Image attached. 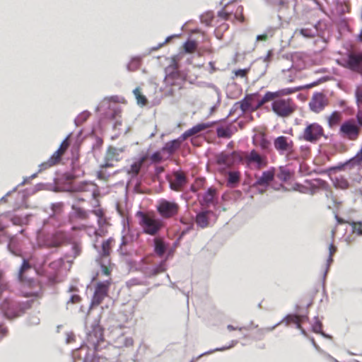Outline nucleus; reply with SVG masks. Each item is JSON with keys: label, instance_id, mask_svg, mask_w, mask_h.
Listing matches in <instances>:
<instances>
[{"label": "nucleus", "instance_id": "cd10ccee", "mask_svg": "<svg viewBox=\"0 0 362 362\" xmlns=\"http://www.w3.org/2000/svg\"><path fill=\"white\" fill-rule=\"evenodd\" d=\"M92 335L95 338L96 342L94 343L95 346L98 345L100 342L103 341L105 340L104 336H103V329L98 325H95L92 331Z\"/></svg>", "mask_w": 362, "mask_h": 362}, {"label": "nucleus", "instance_id": "1a4fd4ad", "mask_svg": "<svg viewBox=\"0 0 362 362\" xmlns=\"http://www.w3.org/2000/svg\"><path fill=\"white\" fill-rule=\"evenodd\" d=\"M140 226L142 227L143 233L151 235L158 234L162 228V223L158 218L150 216L144 219Z\"/></svg>", "mask_w": 362, "mask_h": 362}, {"label": "nucleus", "instance_id": "f3484780", "mask_svg": "<svg viewBox=\"0 0 362 362\" xmlns=\"http://www.w3.org/2000/svg\"><path fill=\"white\" fill-rule=\"evenodd\" d=\"M182 141L180 139L179 136L177 139L166 142L162 147L163 154L166 155V158L170 157L177 149L180 148Z\"/></svg>", "mask_w": 362, "mask_h": 362}, {"label": "nucleus", "instance_id": "603ef678", "mask_svg": "<svg viewBox=\"0 0 362 362\" xmlns=\"http://www.w3.org/2000/svg\"><path fill=\"white\" fill-rule=\"evenodd\" d=\"M274 29L272 27H269L267 29V30L260 35H258L256 37V40H267L269 37H272Z\"/></svg>", "mask_w": 362, "mask_h": 362}, {"label": "nucleus", "instance_id": "9b49d317", "mask_svg": "<svg viewBox=\"0 0 362 362\" xmlns=\"http://www.w3.org/2000/svg\"><path fill=\"white\" fill-rule=\"evenodd\" d=\"M259 95L258 93L246 94L245 97L235 103L236 106H239L241 110L240 115H243L247 110H255L257 108H255L256 98Z\"/></svg>", "mask_w": 362, "mask_h": 362}, {"label": "nucleus", "instance_id": "6e6552de", "mask_svg": "<svg viewBox=\"0 0 362 362\" xmlns=\"http://www.w3.org/2000/svg\"><path fill=\"white\" fill-rule=\"evenodd\" d=\"M362 53H352L348 52L342 66L353 71L361 70Z\"/></svg>", "mask_w": 362, "mask_h": 362}, {"label": "nucleus", "instance_id": "393cba45", "mask_svg": "<svg viewBox=\"0 0 362 362\" xmlns=\"http://www.w3.org/2000/svg\"><path fill=\"white\" fill-rule=\"evenodd\" d=\"M330 179L333 183V186L336 189H346L349 187V185H350L349 182L344 177H335V178H332L330 177Z\"/></svg>", "mask_w": 362, "mask_h": 362}, {"label": "nucleus", "instance_id": "69168bd1", "mask_svg": "<svg viewBox=\"0 0 362 362\" xmlns=\"http://www.w3.org/2000/svg\"><path fill=\"white\" fill-rule=\"evenodd\" d=\"M164 170H165V169H164L163 166H160V165L156 166L155 168H154V172H153V173L152 175L153 179L158 180L159 177H160V174L162 173H163Z\"/></svg>", "mask_w": 362, "mask_h": 362}, {"label": "nucleus", "instance_id": "864d4df0", "mask_svg": "<svg viewBox=\"0 0 362 362\" xmlns=\"http://www.w3.org/2000/svg\"><path fill=\"white\" fill-rule=\"evenodd\" d=\"M275 329V326H271L265 328H259L257 331V339L261 340L263 339L264 334L267 332L273 331Z\"/></svg>", "mask_w": 362, "mask_h": 362}, {"label": "nucleus", "instance_id": "58836bf2", "mask_svg": "<svg viewBox=\"0 0 362 362\" xmlns=\"http://www.w3.org/2000/svg\"><path fill=\"white\" fill-rule=\"evenodd\" d=\"M200 21L206 26H210L214 18V14L211 11H207L199 16Z\"/></svg>", "mask_w": 362, "mask_h": 362}, {"label": "nucleus", "instance_id": "bf43d9fd", "mask_svg": "<svg viewBox=\"0 0 362 362\" xmlns=\"http://www.w3.org/2000/svg\"><path fill=\"white\" fill-rule=\"evenodd\" d=\"M252 163H254L257 168H260L267 165V160L259 155L257 157V158L252 160Z\"/></svg>", "mask_w": 362, "mask_h": 362}, {"label": "nucleus", "instance_id": "e2e57ef3", "mask_svg": "<svg viewBox=\"0 0 362 362\" xmlns=\"http://www.w3.org/2000/svg\"><path fill=\"white\" fill-rule=\"evenodd\" d=\"M235 0H230L228 2H227L223 8H222L221 10H219L218 11V16L221 18H223V19H226L228 16V13L225 10V8L228 5L230 4V3H232L233 1H234Z\"/></svg>", "mask_w": 362, "mask_h": 362}, {"label": "nucleus", "instance_id": "09e8293b", "mask_svg": "<svg viewBox=\"0 0 362 362\" xmlns=\"http://www.w3.org/2000/svg\"><path fill=\"white\" fill-rule=\"evenodd\" d=\"M341 117V113L337 111H334L328 117V124L329 127H332L333 124L337 123L339 119Z\"/></svg>", "mask_w": 362, "mask_h": 362}, {"label": "nucleus", "instance_id": "5fc2aeb1", "mask_svg": "<svg viewBox=\"0 0 362 362\" xmlns=\"http://www.w3.org/2000/svg\"><path fill=\"white\" fill-rule=\"evenodd\" d=\"M332 262H333V258L332 256V251H330V254H329L328 258L327 259L326 268H325V272L323 273V276H322V284L323 287H325L326 276L329 272L330 264H332Z\"/></svg>", "mask_w": 362, "mask_h": 362}, {"label": "nucleus", "instance_id": "79ce46f5", "mask_svg": "<svg viewBox=\"0 0 362 362\" xmlns=\"http://www.w3.org/2000/svg\"><path fill=\"white\" fill-rule=\"evenodd\" d=\"M259 145L261 149L265 152H267L270 150L271 142L264 135L260 136V138L259 140Z\"/></svg>", "mask_w": 362, "mask_h": 362}, {"label": "nucleus", "instance_id": "412c9836", "mask_svg": "<svg viewBox=\"0 0 362 362\" xmlns=\"http://www.w3.org/2000/svg\"><path fill=\"white\" fill-rule=\"evenodd\" d=\"M288 139L285 136H279L274 141V148L279 152L284 153L288 151Z\"/></svg>", "mask_w": 362, "mask_h": 362}, {"label": "nucleus", "instance_id": "39448f33", "mask_svg": "<svg viewBox=\"0 0 362 362\" xmlns=\"http://www.w3.org/2000/svg\"><path fill=\"white\" fill-rule=\"evenodd\" d=\"M165 77L164 81L170 86H178L180 83L185 82L187 79V75L181 71L172 69V68L164 69Z\"/></svg>", "mask_w": 362, "mask_h": 362}, {"label": "nucleus", "instance_id": "423d86ee", "mask_svg": "<svg viewBox=\"0 0 362 362\" xmlns=\"http://www.w3.org/2000/svg\"><path fill=\"white\" fill-rule=\"evenodd\" d=\"M68 148V136L66 137L62 143L60 147L56 151L49 159L40 165V170H47L54 165L59 163L61 160L62 156L65 153Z\"/></svg>", "mask_w": 362, "mask_h": 362}, {"label": "nucleus", "instance_id": "c85d7f7f", "mask_svg": "<svg viewBox=\"0 0 362 362\" xmlns=\"http://www.w3.org/2000/svg\"><path fill=\"white\" fill-rule=\"evenodd\" d=\"M216 134L218 138L230 139L233 135V132L230 126L226 127L218 126L216 127Z\"/></svg>", "mask_w": 362, "mask_h": 362}, {"label": "nucleus", "instance_id": "a18cd8bd", "mask_svg": "<svg viewBox=\"0 0 362 362\" xmlns=\"http://www.w3.org/2000/svg\"><path fill=\"white\" fill-rule=\"evenodd\" d=\"M140 64V58L139 57H132L131 61L127 64V69L129 71L136 69Z\"/></svg>", "mask_w": 362, "mask_h": 362}, {"label": "nucleus", "instance_id": "9d476101", "mask_svg": "<svg viewBox=\"0 0 362 362\" xmlns=\"http://www.w3.org/2000/svg\"><path fill=\"white\" fill-rule=\"evenodd\" d=\"M339 133L344 137L355 139L358 135V130L353 120L347 119L341 124Z\"/></svg>", "mask_w": 362, "mask_h": 362}, {"label": "nucleus", "instance_id": "7ed1b4c3", "mask_svg": "<svg viewBox=\"0 0 362 362\" xmlns=\"http://www.w3.org/2000/svg\"><path fill=\"white\" fill-rule=\"evenodd\" d=\"M296 107L291 98H276L272 103V111L280 117H287L295 110Z\"/></svg>", "mask_w": 362, "mask_h": 362}, {"label": "nucleus", "instance_id": "6ab92c4d", "mask_svg": "<svg viewBox=\"0 0 362 362\" xmlns=\"http://www.w3.org/2000/svg\"><path fill=\"white\" fill-rule=\"evenodd\" d=\"M153 252L159 257H163L165 255L166 250L168 247V244L158 238L153 239Z\"/></svg>", "mask_w": 362, "mask_h": 362}, {"label": "nucleus", "instance_id": "ea45409f", "mask_svg": "<svg viewBox=\"0 0 362 362\" xmlns=\"http://www.w3.org/2000/svg\"><path fill=\"white\" fill-rule=\"evenodd\" d=\"M133 93L136 99V102L138 105L144 106L146 103V98L145 95H142L140 92L139 88L136 87L134 89Z\"/></svg>", "mask_w": 362, "mask_h": 362}, {"label": "nucleus", "instance_id": "052dcab7", "mask_svg": "<svg viewBox=\"0 0 362 362\" xmlns=\"http://www.w3.org/2000/svg\"><path fill=\"white\" fill-rule=\"evenodd\" d=\"M145 284H146L144 281H142L141 280H140L139 278H132L126 282V286L128 288H131L132 286H134L145 285Z\"/></svg>", "mask_w": 362, "mask_h": 362}, {"label": "nucleus", "instance_id": "72a5a7b5", "mask_svg": "<svg viewBox=\"0 0 362 362\" xmlns=\"http://www.w3.org/2000/svg\"><path fill=\"white\" fill-rule=\"evenodd\" d=\"M69 245L71 246L72 257H77L81 253V245L80 243L74 241L69 238Z\"/></svg>", "mask_w": 362, "mask_h": 362}, {"label": "nucleus", "instance_id": "774afa93", "mask_svg": "<svg viewBox=\"0 0 362 362\" xmlns=\"http://www.w3.org/2000/svg\"><path fill=\"white\" fill-rule=\"evenodd\" d=\"M121 113L120 108H115L110 113H106V117L110 119H117V116H119Z\"/></svg>", "mask_w": 362, "mask_h": 362}, {"label": "nucleus", "instance_id": "8fccbe9b", "mask_svg": "<svg viewBox=\"0 0 362 362\" xmlns=\"http://www.w3.org/2000/svg\"><path fill=\"white\" fill-rule=\"evenodd\" d=\"M197 42L195 40H187L183 44V49L186 53H189L196 46Z\"/></svg>", "mask_w": 362, "mask_h": 362}, {"label": "nucleus", "instance_id": "f03ea898", "mask_svg": "<svg viewBox=\"0 0 362 362\" xmlns=\"http://www.w3.org/2000/svg\"><path fill=\"white\" fill-rule=\"evenodd\" d=\"M78 159V158H73L72 159V168L71 171L69 170V194L72 192H79L87 191V188L89 186L90 183L86 180L81 181H72L71 180L76 177H79L81 175H83V171L78 167L76 168L75 161Z\"/></svg>", "mask_w": 362, "mask_h": 362}, {"label": "nucleus", "instance_id": "4c0bfd02", "mask_svg": "<svg viewBox=\"0 0 362 362\" xmlns=\"http://www.w3.org/2000/svg\"><path fill=\"white\" fill-rule=\"evenodd\" d=\"M277 177L283 182H287L291 179V173L289 170L281 166L279 168V172L277 174Z\"/></svg>", "mask_w": 362, "mask_h": 362}, {"label": "nucleus", "instance_id": "aec40b11", "mask_svg": "<svg viewBox=\"0 0 362 362\" xmlns=\"http://www.w3.org/2000/svg\"><path fill=\"white\" fill-rule=\"evenodd\" d=\"M187 183V178L182 174H177L175 176L173 181L169 182V187L171 189L178 191L182 186Z\"/></svg>", "mask_w": 362, "mask_h": 362}, {"label": "nucleus", "instance_id": "c9c22d12", "mask_svg": "<svg viewBox=\"0 0 362 362\" xmlns=\"http://www.w3.org/2000/svg\"><path fill=\"white\" fill-rule=\"evenodd\" d=\"M151 163H160L166 158V155L163 154L162 148L160 150L155 151L151 155Z\"/></svg>", "mask_w": 362, "mask_h": 362}, {"label": "nucleus", "instance_id": "de8ad7c7", "mask_svg": "<svg viewBox=\"0 0 362 362\" xmlns=\"http://www.w3.org/2000/svg\"><path fill=\"white\" fill-rule=\"evenodd\" d=\"M273 55V52L272 50H269L267 52V55L264 57V59L261 61V63H262V65L263 66V70L261 72L260 74V76H263L266 71H267V69L268 67V64H265L266 62H268L269 60H270V57L271 56Z\"/></svg>", "mask_w": 362, "mask_h": 362}, {"label": "nucleus", "instance_id": "f257e3e1", "mask_svg": "<svg viewBox=\"0 0 362 362\" xmlns=\"http://www.w3.org/2000/svg\"><path fill=\"white\" fill-rule=\"evenodd\" d=\"M322 136L325 139L327 138V136L324 134L323 128L320 124L317 122H307L304 130L299 135L298 139L312 144H315Z\"/></svg>", "mask_w": 362, "mask_h": 362}, {"label": "nucleus", "instance_id": "a19ab883", "mask_svg": "<svg viewBox=\"0 0 362 362\" xmlns=\"http://www.w3.org/2000/svg\"><path fill=\"white\" fill-rule=\"evenodd\" d=\"M240 179V173L238 171H232L228 173L227 183L228 185L233 186Z\"/></svg>", "mask_w": 362, "mask_h": 362}, {"label": "nucleus", "instance_id": "c03bdc74", "mask_svg": "<svg viewBox=\"0 0 362 362\" xmlns=\"http://www.w3.org/2000/svg\"><path fill=\"white\" fill-rule=\"evenodd\" d=\"M71 209L74 211V215L76 218H85L87 216L86 211L80 207H77L74 204H71Z\"/></svg>", "mask_w": 362, "mask_h": 362}, {"label": "nucleus", "instance_id": "4be33fe9", "mask_svg": "<svg viewBox=\"0 0 362 362\" xmlns=\"http://www.w3.org/2000/svg\"><path fill=\"white\" fill-rule=\"evenodd\" d=\"M145 156H140L136 162H134L127 169V173L131 175L132 178L137 177L138 173L140 170L141 165L145 160Z\"/></svg>", "mask_w": 362, "mask_h": 362}, {"label": "nucleus", "instance_id": "e433bc0d", "mask_svg": "<svg viewBox=\"0 0 362 362\" xmlns=\"http://www.w3.org/2000/svg\"><path fill=\"white\" fill-rule=\"evenodd\" d=\"M200 129H199V126L198 125V124H197L196 125H194L193 127H192L191 128H189V129H187V131H185V132H183L180 136V139H181L182 141L184 140H185L188 136L192 135V134H194L199 132H200Z\"/></svg>", "mask_w": 362, "mask_h": 362}, {"label": "nucleus", "instance_id": "2eb2a0df", "mask_svg": "<svg viewBox=\"0 0 362 362\" xmlns=\"http://www.w3.org/2000/svg\"><path fill=\"white\" fill-rule=\"evenodd\" d=\"M167 269L165 259L161 260L158 264L153 266L152 267H146L143 271V273L146 277L151 278L156 276L160 273L164 272Z\"/></svg>", "mask_w": 362, "mask_h": 362}, {"label": "nucleus", "instance_id": "bb28decb", "mask_svg": "<svg viewBox=\"0 0 362 362\" xmlns=\"http://www.w3.org/2000/svg\"><path fill=\"white\" fill-rule=\"evenodd\" d=\"M110 285V281L108 280L98 281L95 286L94 291L106 296L109 290Z\"/></svg>", "mask_w": 362, "mask_h": 362}, {"label": "nucleus", "instance_id": "4468645a", "mask_svg": "<svg viewBox=\"0 0 362 362\" xmlns=\"http://www.w3.org/2000/svg\"><path fill=\"white\" fill-rule=\"evenodd\" d=\"M218 202V192L214 187H210L206 189L202 195L201 204L206 206L210 204H216Z\"/></svg>", "mask_w": 362, "mask_h": 362}, {"label": "nucleus", "instance_id": "a878e982", "mask_svg": "<svg viewBox=\"0 0 362 362\" xmlns=\"http://www.w3.org/2000/svg\"><path fill=\"white\" fill-rule=\"evenodd\" d=\"M112 240V238H109L102 243L101 250L99 252V256L101 259H106L110 255V243Z\"/></svg>", "mask_w": 362, "mask_h": 362}, {"label": "nucleus", "instance_id": "6e6d98bb", "mask_svg": "<svg viewBox=\"0 0 362 362\" xmlns=\"http://www.w3.org/2000/svg\"><path fill=\"white\" fill-rule=\"evenodd\" d=\"M30 264H29L28 261L26 259H23V264L20 268L19 273H18V278L21 281H23V273L30 269Z\"/></svg>", "mask_w": 362, "mask_h": 362}, {"label": "nucleus", "instance_id": "338daca9", "mask_svg": "<svg viewBox=\"0 0 362 362\" xmlns=\"http://www.w3.org/2000/svg\"><path fill=\"white\" fill-rule=\"evenodd\" d=\"M250 68H245V69H238L233 71L234 75L236 77H240L244 78L247 72L249 71Z\"/></svg>", "mask_w": 362, "mask_h": 362}, {"label": "nucleus", "instance_id": "b1692460", "mask_svg": "<svg viewBox=\"0 0 362 362\" xmlns=\"http://www.w3.org/2000/svg\"><path fill=\"white\" fill-rule=\"evenodd\" d=\"M346 166L344 162L339 163L338 164L335 165H332L329 167L327 169L320 170L318 173L319 174H327L329 177L332 173H335L338 171H344L346 169Z\"/></svg>", "mask_w": 362, "mask_h": 362}, {"label": "nucleus", "instance_id": "a211bd4d", "mask_svg": "<svg viewBox=\"0 0 362 362\" xmlns=\"http://www.w3.org/2000/svg\"><path fill=\"white\" fill-rule=\"evenodd\" d=\"M274 178V170H269L264 171L260 177L253 184L254 187L259 185H263L265 187H267L268 182L272 181Z\"/></svg>", "mask_w": 362, "mask_h": 362}, {"label": "nucleus", "instance_id": "680f3d73", "mask_svg": "<svg viewBox=\"0 0 362 362\" xmlns=\"http://www.w3.org/2000/svg\"><path fill=\"white\" fill-rule=\"evenodd\" d=\"M293 322L295 323L296 328L298 329L300 331V334H303L305 337H308V334L306 331L302 327L300 323L298 322L296 314L293 315V317H292Z\"/></svg>", "mask_w": 362, "mask_h": 362}, {"label": "nucleus", "instance_id": "49530a36", "mask_svg": "<svg viewBox=\"0 0 362 362\" xmlns=\"http://www.w3.org/2000/svg\"><path fill=\"white\" fill-rule=\"evenodd\" d=\"M349 224L352 228V232L356 233L358 235H362V221H351Z\"/></svg>", "mask_w": 362, "mask_h": 362}, {"label": "nucleus", "instance_id": "f8f14e48", "mask_svg": "<svg viewBox=\"0 0 362 362\" xmlns=\"http://www.w3.org/2000/svg\"><path fill=\"white\" fill-rule=\"evenodd\" d=\"M327 104L325 95L322 93L315 92L309 102V107L313 112L319 113Z\"/></svg>", "mask_w": 362, "mask_h": 362}, {"label": "nucleus", "instance_id": "13d9d810", "mask_svg": "<svg viewBox=\"0 0 362 362\" xmlns=\"http://www.w3.org/2000/svg\"><path fill=\"white\" fill-rule=\"evenodd\" d=\"M122 148H117L116 147L110 146L107 148V155L109 157V158L113 159L116 155L119 154L118 152H122Z\"/></svg>", "mask_w": 362, "mask_h": 362}, {"label": "nucleus", "instance_id": "dca6fc26", "mask_svg": "<svg viewBox=\"0 0 362 362\" xmlns=\"http://www.w3.org/2000/svg\"><path fill=\"white\" fill-rule=\"evenodd\" d=\"M210 214H212L210 210H202L196 213L194 221L197 227L205 228L209 226V217L208 215Z\"/></svg>", "mask_w": 362, "mask_h": 362}, {"label": "nucleus", "instance_id": "20e7f679", "mask_svg": "<svg viewBox=\"0 0 362 362\" xmlns=\"http://www.w3.org/2000/svg\"><path fill=\"white\" fill-rule=\"evenodd\" d=\"M156 209L163 218H170L177 214L179 205L175 201L162 199L158 202Z\"/></svg>", "mask_w": 362, "mask_h": 362}, {"label": "nucleus", "instance_id": "5701e85b", "mask_svg": "<svg viewBox=\"0 0 362 362\" xmlns=\"http://www.w3.org/2000/svg\"><path fill=\"white\" fill-rule=\"evenodd\" d=\"M318 25H319V22L315 24V25L312 28H300L299 30V33L305 38L310 39V38L315 37V36H317L318 35V29H317Z\"/></svg>", "mask_w": 362, "mask_h": 362}, {"label": "nucleus", "instance_id": "c756f323", "mask_svg": "<svg viewBox=\"0 0 362 362\" xmlns=\"http://www.w3.org/2000/svg\"><path fill=\"white\" fill-rule=\"evenodd\" d=\"M237 344H238V341L237 340H232L230 344L228 346H221V347H217V348H215L214 349L209 350L207 351H205V352L199 354L197 358H202L204 356L212 354V353H214L215 351H226L227 349H229L233 347Z\"/></svg>", "mask_w": 362, "mask_h": 362}, {"label": "nucleus", "instance_id": "0e129e2a", "mask_svg": "<svg viewBox=\"0 0 362 362\" xmlns=\"http://www.w3.org/2000/svg\"><path fill=\"white\" fill-rule=\"evenodd\" d=\"M354 95L356 98V102L358 105L362 104V90L360 88L359 86H357Z\"/></svg>", "mask_w": 362, "mask_h": 362}, {"label": "nucleus", "instance_id": "3c124183", "mask_svg": "<svg viewBox=\"0 0 362 362\" xmlns=\"http://www.w3.org/2000/svg\"><path fill=\"white\" fill-rule=\"evenodd\" d=\"M314 323L312 325V331L316 334H319L322 332V323L319 320L317 316H315L314 317Z\"/></svg>", "mask_w": 362, "mask_h": 362}, {"label": "nucleus", "instance_id": "4d7b16f0", "mask_svg": "<svg viewBox=\"0 0 362 362\" xmlns=\"http://www.w3.org/2000/svg\"><path fill=\"white\" fill-rule=\"evenodd\" d=\"M96 261L98 262L100 267L102 273L105 276L110 275L111 270L105 264V259H103V260L96 259Z\"/></svg>", "mask_w": 362, "mask_h": 362}, {"label": "nucleus", "instance_id": "2f4dec72", "mask_svg": "<svg viewBox=\"0 0 362 362\" xmlns=\"http://www.w3.org/2000/svg\"><path fill=\"white\" fill-rule=\"evenodd\" d=\"M348 169L351 170L356 166L361 165L362 163V158L357 157V154L344 161Z\"/></svg>", "mask_w": 362, "mask_h": 362}, {"label": "nucleus", "instance_id": "473e14b6", "mask_svg": "<svg viewBox=\"0 0 362 362\" xmlns=\"http://www.w3.org/2000/svg\"><path fill=\"white\" fill-rule=\"evenodd\" d=\"M65 241V236L62 233H56L52 241L48 244L49 247H59Z\"/></svg>", "mask_w": 362, "mask_h": 362}, {"label": "nucleus", "instance_id": "7c9ffc66", "mask_svg": "<svg viewBox=\"0 0 362 362\" xmlns=\"http://www.w3.org/2000/svg\"><path fill=\"white\" fill-rule=\"evenodd\" d=\"M276 93L277 92L267 91L264 93V96L260 100H256L255 108H258L262 104H264L265 102H267L271 99L276 98Z\"/></svg>", "mask_w": 362, "mask_h": 362}, {"label": "nucleus", "instance_id": "ddd939ff", "mask_svg": "<svg viewBox=\"0 0 362 362\" xmlns=\"http://www.w3.org/2000/svg\"><path fill=\"white\" fill-rule=\"evenodd\" d=\"M88 350L86 346L81 345L78 348L71 350L69 361L71 362H93L88 359Z\"/></svg>", "mask_w": 362, "mask_h": 362}, {"label": "nucleus", "instance_id": "37998d69", "mask_svg": "<svg viewBox=\"0 0 362 362\" xmlns=\"http://www.w3.org/2000/svg\"><path fill=\"white\" fill-rule=\"evenodd\" d=\"M105 297V296L94 291L89 308H90L92 307L97 306L99 304H100V303L103 301Z\"/></svg>", "mask_w": 362, "mask_h": 362}, {"label": "nucleus", "instance_id": "f704fd0d", "mask_svg": "<svg viewBox=\"0 0 362 362\" xmlns=\"http://www.w3.org/2000/svg\"><path fill=\"white\" fill-rule=\"evenodd\" d=\"M90 115V112L88 110H84L82 112H81L74 120V124L76 127H78L81 124H83L84 122L86 121V119L89 117Z\"/></svg>", "mask_w": 362, "mask_h": 362}, {"label": "nucleus", "instance_id": "0eeeda50", "mask_svg": "<svg viewBox=\"0 0 362 362\" xmlns=\"http://www.w3.org/2000/svg\"><path fill=\"white\" fill-rule=\"evenodd\" d=\"M243 160L241 153L233 151L230 153L221 152L215 156V162L218 165L228 166L230 164L239 163Z\"/></svg>", "mask_w": 362, "mask_h": 362}]
</instances>
